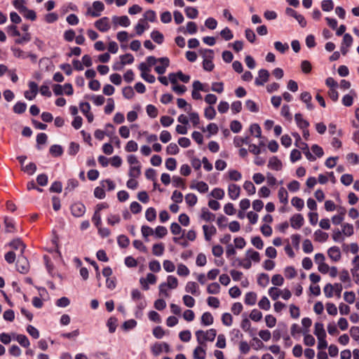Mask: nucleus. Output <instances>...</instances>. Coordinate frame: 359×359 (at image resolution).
<instances>
[{
    "label": "nucleus",
    "instance_id": "obj_1",
    "mask_svg": "<svg viewBox=\"0 0 359 359\" xmlns=\"http://www.w3.org/2000/svg\"><path fill=\"white\" fill-rule=\"evenodd\" d=\"M217 331L215 329H210L209 330L204 332L203 330H199L196 332V337L198 343L201 345H205L206 341H213L216 337Z\"/></svg>",
    "mask_w": 359,
    "mask_h": 359
},
{
    "label": "nucleus",
    "instance_id": "obj_2",
    "mask_svg": "<svg viewBox=\"0 0 359 359\" xmlns=\"http://www.w3.org/2000/svg\"><path fill=\"white\" fill-rule=\"evenodd\" d=\"M292 135L296 140L295 146L302 150L306 158L310 161H316V158L310 152L308 144L302 142L300 135L297 133H293Z\"/></svg>",
    "mask_w": 359,
    "mask_h": 359
},
{
    "label": "nucleus",
    "instance_id": "obj_3",
    "mask_svg": "<svg viewBox=\"0 0 359 359\" xmlns=\"http://www.w3.org/2000/svg\"><path fill=\"white\" fill-rule=\"evenodd\" d=\"M121 61L114 62L112 69L114 71H121L126 64H132L134 61V57L130 53H126L120 56Z\"/></svg>",
    "mask_w": 359,
    "mask_h": 359
},
{
    "label": "nucleus",
    "instance_id": "obj_4",
    "mask_svg": "<svg viewBox=\"0 0 359 359\" xmlns=\"http://www.w3.org/2000/svg\"><path fill=\"white\" fill-rule=\"evenodd\" d=\"M15 266L17 271L21 273H27L29 270V262L23 255L18 256Z\"/></svg>",
    "mask_w": 359,
    "mask_h": 359
},
{
    "label": "nucleus",
    "instance_id": "obj_5",
    "mask_svg": "<svg viewBox=\"0 0 359 359\" xmlns=\"http://www.w3.org/2000/svg\"><path fill=\"white\" fill-rule=\"evenodd\" d=\"M138 69L141 71V77L149 83H153L155 82L156 79L155 76L152 74H147L148 72H150V69L147 67L145 62H141Z\"/></svg>",
    "mask_w": 359,
    "mask_h": 359
},
{
    "label": "nucleus",
    "instance_id": "obj_6",
    "mask_svg": "<svg viewBox=\"0 0 359 359\" xmlns=\"http://www.w3.org/2000/svg\"><path fill=\"white\" fill-rule=\"evenodd\" d=\"M71 212L73 216L80 217L86 212V206L80 202L72 204L70 207Z\"/></svg>",
    "mask_w": 359,
    "mask_h": 359
},
{
    "label": "nucleus",
    "instance_id": "obj_7",
    "mask_svg": "<svg viewBox=\"0 0 359 359\" xmlns=\"http://www.w3.org/2000/svg\"><path fill=\"white\" fill-rule=\"evenodd\" d=\"M269 72L265 69H261L258 72V77L255 79V83L257 86H264L268 81L269 78Z\"/></svg>",
    "mask_w": 359,
    "mask_h": 359
},
{
    "label": "nucleus",
    "instance_id": "obj_8",
    "mask_svg": "<svg viewBox=\"0 0 359 359\" xmlns=\"http://www.w3.org/2000/svg\"><path fill=\"white\" fill-rule=\"evenodd\" d=\"M287 333V325L283 323H280L278 325V328L273 332V340L278 341L280 340L281 337L285 336Z\"/></svg>",
    "mask_w": 359,
    "mask_h": 359
},
{
    "label": "nucleus",
    "instance_id": "obj_9",
    "mask_svg": "<svg viewBox=\"0 0 359 359\" xmlns=\"http://www.w3.org/2000/svg\"><path fill=\"white\" fill-rule=\"evenodd\" d=\"M28 86L30 90L25 91L24 95L26 99L29 100H32L36 97L38 93V85L34 81H29Z\"/></svg>",
    "mask_w": 359,
    "mask_h": 359
},
{
    "label": "nucleus",
    "instance_id": "obj_10",
    "mask_svg": "<svg viewBox=\"0 0 359 359\" xmlns=\"http://www.w3.org/2000/svg\"><path fill=\"white\" fill-rule=\"evenodd\" d=\"M95 26L99 31L102 32L108 31L110 29L109 18L107 17H103L99 19L95 22Z\"/></svg>",
    "mask_w": 359,
    "mask_h": 359
},
{
    "label": "nucleus",
    "instance_id": "obj_11",
    "mask_svg": "<svg viewBox=\"0 0 359 359\" xmlns=\"http://www.w3.org/2000/svg\"><path fill=\"white\" fill-rule=\"evenodd\" d=\"M158 60L162 65L156 66L155 67V71L158 74H163L166 71V68L170 65V60L167 57H163L158 58Z\"/></svg>",
    "mask_w": 359,
    "mask_h": 359
},
{
    "label": "nucleus",
    "instance_id": "obj_12",
    "mask_svg": "<svg viewBox=\"0 0 359 359\" xmlns=\"http://www.w3.org/2000/svg\"><path fill=\"white\" fill-rule=\"evenodd\" d=\"M290 223L293 229H299L304 224V217L301 214H295L291 217Z\"/></svg>",
    "mask_w": 359,
    "mask_h": 359
},
{
    "label": "nucleus",
    "instance_id": "obj_13",
    "mask_svg": "<svg viewBox=\"0 0 359 359\" xmlns=\"http://www.w3.org/2000/svg\"><path fill=\"white\" fill-rule=\"evenodd\" d=\"M329 257L334 262H337L341 259L340 249L337 246H332L327 250Z\"/></svg>",
    "mask_w": 359,
    "mask_h": 359
},
{
    "label": "nucleus",
    "instance_id": "obj_14",
    "mask_svg": "<svg viewBox=\"0 0 359 359\" xmlns=\"http://www.w3.org/2000/svg\"><path fill=\"white\" fill-rule=\"evenodd\" d=\"M241 188L236 184H231L228 187V194L232 200H236L240 195Z\"/></svg>",
    "mask_w": 359,
    "mask_h": 359
},
{
    "label": "nucleus",
    "instance_id": "obj_15",
    "mask_svg": "<svg viewBox=\"0 0 359 359\" xmlns=\"http://www.w3.org/2000/svg\"><path fill=\"white\" fill-rule=\"evenodd\" d=\"M268 167L272 170L278 171L282 169L283 164L277 156H272L269 161Z\"/></svg>",
    "mask_w": 359,
    "mask_h": 359
},
{
    "label": "nucleus",
    "instance_id": "obj_16",
    "mask_svg": "<svg viewBox=\"0 0 359 359\" xmlns=\"http://www.w3.org/2000/svg\"><path fill=\"white\" fill-rule=\"evenodd\" d=\"M93 7L95 11L90 12V15L95 18L99 17L100 15V12L104 9V4L100 1H94L93 4Z\"/></svg>",
    "mask_w": 359,
    "mask_h": 359
},
{
    "label": "nucleus",
    "instance_id": "obj_17",
    "mask_svg": "<svg viewBox=\"0 0 359 359\" xmlns=\"http://www.w3.org/2000/svg\"><path fill=\"white\" fill-rule=\"evenodd\" d=\"M8 245L14 250L20 249L21 255H23L26 245L20 238L13 239L8 243Z\"/></svg>",
    "mask_w": 359,
    "mask_h": 359
},
{
    "label": "nucleus",
    "instance_id": "obj_18",
    "mask_svg": "<svg viewBox=\"0 0 359 359\" xmlns=\"http://www.w3.org/2000/svg\"><path fill=\"white\" fill-rule=\"evenodd\" d=\"M203 229L204 232L205 239L206 241H210L211 237L215 235L217 232L216 228L212 225L211 226H208V225H203Z\"/></svg>",
    "mask_w": 359,
    "mask_h": 359
},
{
    "label": "nucleus",
    "instance_id": "obj_19",
    "mask_svg": "<svg viewBox=\"0 0 359 359\" xmlns=\"http://www.w3.org/2000/svg\"><path fill=\"white\" fill-rule=\"evenodd\" d=\"M294 120L299 128L301 129H306L309 126V123L306 120L304 119L302 115L299 113L294 115Z\"/></svg>",
    "mask_w": 359,
    "mask_h": 359
},
{
    "label": "nucleus",
    "instance_id": "obj_20",
    "mask_svg": "<svg viewBox=\"0 0 359 359\" xmlns=\"http://www.w3.org/2000/svg\"><path fill=\"white\" fill-rule=\"evenodd\" d=\"M353 96H356V93L351 90L350 94L345 95L342 97V104L346 107H351L353 104Z\"/></svg>",
    "mask_w": 359,
    "mask_h": 359
},
{
    "label": "nucleus",
    "instance_id": "obj_21",
    "mask_svg": "<svg viewBox=\"0 0 359 359\" xmlns=\"http://www.w3.org/2000/svg\"><path fill=\"white\" fill-rule=\"evenodd\" d=\"M13 336H15V340L23 347L27 348L30 343L28 338L25 334H18L16 333H12Z\"/></svg>",
    "mask_w": 359,
    "mask_h": 359
},
{
    "label": "nucleus",
    "instance_id": "obj_22",
    "mask_svg": "<svg viewBox=\"0 0 359 359\" xmlns=\"http://www.w3.org/2000/svg\"><path fill=\"white\" fill-rule=\"evenodd\" d=\"M201 218L206 222H212L215 219V215L210 212L206 208L201 210Z\"/></svg>",
    "mask_w": 359,
    "mask_h": 359
},
{
    "label": "nucleus",
    "instance_id": "obj_23",
    "mask_svg": "<svg viewBox=\"0 0 359 359\" xmlns=\"http://www.w3.org/2000/svg\"><path fill=\"white\" fill-rule=\"evenodd\" d=\"M314 334L317 338L326 337V332L324 329L323 324L321 323H315Z\"/></svg>",
    "mask_w": 359,
    "mask_h": 359
},
{
    "label": "nucleus",
    "instance_id": "obj_24",
    "mask_svg": "<svg viewBox=\"0 0 359 359\" xmlns=\"http://www.w3.org/2000/svg\"><path fill=\"white\" fill-rule=\"evenodd\" d=\"M49 152L53 156L58 157L62 154L63 149L59 144H53L50 147Z\"/></svg>",
    "mask_w": 359,
    "mask_h": 359
},
{
    "label": "nucleus",
    "instance_id": "obj_25",
    "mask_svg": "<svg viewBox=\"0 0 359 359\" xmlns=\"http://www.w3.org/2000/svg\"><path fill=\"white\" fill-rule=\"evenodd\" d=\"M257 301V294L253 292H249L245 294V304L247 305H255Z\"/></svg>",
    "mask_w": 359,
    "mask_h": 359
},
{
    "label": "nucleus",
    "instance_id": "obj_26",
    "mask_svg": "<svg viewBox=\"0 0 359 359\" xmlns=\"http://www.w3.org/2000/svg\"><path fill=\"white\" fill-rule=\"evenodd\" d=\"M151 38L158 44H161L163 42L164 36L162 33L158 30H154L151 33Z\"/></svg>",
    "mask_w": 359,
    "mask_h": 359
},
{
    "label": "nucleus",
    "instance_id": "obj_27",
    "mask_svg": "<svg viewBox=\"0 0 359 359\" xmlns=\"http://www.w3.org/2000/svg\"><path fill=\"white\" fill-rule=\"evenodd\" d=\"M198 289V286L196 283L189 281L187 283L185 286V291L188 293H191V294L196 295L197 294V290Z\"/></svg>",
    "mask_w": 359,
    "mask_h": 359
},
{
    "label": "nucleus",
    "instance_id": "obj_28",
    "mask_svg": "<svg viewBox=\"0 0 359 359\" xmlns=\"http://www.w3.org/2000/svg\"><path fill=\"white\" fill-rule=\"evenodd\" d=\"M213 317L210 312H205L201 316V323L203 325H210L213 323Z\"/></svg>",
    "mask_w": 359,
    "mask_h": 359
},
{
    "label": "nucleus",
    "instance_id": "obj_29",
    "mask_svg": "<svg viewBox=\"0 0 359 359\" xmlns=\"http://www.w3.org/2000/svg\"><path fill=\"white\" fill-rule=\"evenodd\" d=\"M269 283V277L268 274L262 273L257 278V283L262 287H265Z\"/></svg>",
    "mask_w": 359,
    "mask_h": 359
},
{
    "label": "nucleus",
    "instance_id": "obj_30",
    "mask_svg": "<svg viewBox=\"0 0 359 359\" xmlns=\"http://www.w3.org/2000/svg\"><path fill=\"white\" fill-rule=\"evenodd\" d=\"M185 14L187 18L190 19H195L198 15V11L196 8L188 6L184 10Z\"/></svg>",
    "mask_w": 359,
    "mask_h": 359
},
{
    "label": "nucleus",
    "instance_id": "obj_31",
    "mask_svg": "<svg viewBox=\"0 0 359 359\" xmlns=\"http://www.w3.org/2000/svg\"><path fill=\"white\" fill-rule=\"evenodd\" d=\"M194 359H205V350L201 346H197L194 351Z\"/></svg>",
    "mask_w": 359,
    "mask_h": 359
},
{
    "label": "nucleus",
    "instance_id": "obj_32",
    "mask_svg": "<svg viewBox=\"0 0 359 359\" xmlns=\"http://www.w3.org/2000/svg\"><path fill=\"white\" fill-rule=\"evenodd\" d=\"M78 186H79V181L77 180L69 179L67 181V185L65 189V194L67 195V192L72 191Z\"/></svg>",
    "mask_w": 359,
    "mask_h": 359
},
{
    "label": "nucleus",
    "instance_id": "obj_33",
    "mask_svg": "<svg viewBox=\"0 0 359 359\" xmlns=\"http://www.w3.org/2000/svg\"><path fill=\"white\" fill-rule=\"evenodd\" d=\"M191 189H196L201 193H206L208 191V185L203 182H198L196 185H191Z\"/></svg>",
    "mask_w": 359,
    "mask_h": 359
},
{
    "label": "nucleus",
    "instance_id": "obj_34",
    "mask_svg": "<svg viewBox=\"0 0 359 359\" xmlns=\"http://www.w3.org/2000/svg\"><path fill=\"white\" fill-rule=\"evenodd\" d=\"M220 291V285L218 283L215 282L208 285L207 292L211 294H217Z\"/></svg>",
    "mask_w": 359,
    "mask_h": 359
},
{
    "label": "nucleus",
    "instance_id": "obj_35",
    "mask_svg": "<svg viewBox=\"0 0 359 359\" xmlns=\"http://www.w3.org/2000/svg\"><path fill=\"white\" fill-rule=\"evenodd\" d=\"M117 318L115 317H110L107 323V325L109 328V332L110 333H114L116 331L117 327Z\"/></svg>",
    "mask_w": 359,
    "mask_h": 359
},
{
    "label": "nucleus",
    "instance_id": "obj_36",
    "mask_svg": "<svg viewBox=\"0 0 359 359\" xmlns=\"http://www.w3.org/2000/svg\"><path fill=\"white\" fill-rule=\"evenodd\" d=\"M27 109V104L25 102H18L14 106H13V111L15 114H21L24 113L26 111Z\"/></svg>",
    "mask_w": 359,
    "mask_h": 359
},
{
    "label": "nucleus",
    "instance_id": "obj_37",
    "mask_svg": "<svg viewBox=\"0 0 359 359\" xmlns=\"http://www.w3.org/2000/svg\"><path fill=\"white\" fill-rule=\"evenodd\" d=\"M278 196L280 203L286 204L288 202V194L284 187H280L278 190Z\"/></svg>",
    "mask_w": 359,
    "mask_h": 359
},
{
    "label": "nucleus",
    "instance_id": "obj_38",
    "mask_svg": "<svg viewBox=\"0 0 359 359\" xmlns=\"http://www.w3.org/2000/svg\"><path fill=\"white\" fill-rule=\"evenodd\" d=\"M315 240L318 242H325L328 238V234L325 232L318 229L314 233Z\"/></svg>",
    "mask_w": 359,
    "mask_h": 359
},
{
    "label": "nucleus",
    "instance_id": "obj_39",
    "mask_svg": "<svg viewBox=\"0 0 359 359\" xmlns=\"http://www.w3.org/2000/svg\"><path fill=\"white\" fill-rule=\"evenodd\" d=\"M164 249L165 247L162 243L154 244L152 248V253L156 256H161L163 254Z\"/></svg>",
    "mask_w": 359,
    "mask_h": 359
},
{
    "label": "nucleus",
    "instance_id": "obj_40",
    "mask_svg": "<svg viewBox=\"0 0 359 359\" xmlns=\"http://www.w3.org/2000/svg\"><path fill=\"white\" fill-rule=\"evenodd\" d=\"M141 174V165L131 166L129 170L128 175L130 177H138Z\"/></svg>",
    "mask_w": 359,
    "mask_h": 359
},
{
    "label": "nucleus",
    "instance_id": "obj_41",
    "mask_svg": "<svg viewBox=\"0 0 359 359\" xmlns=\"http://www.w3.org/2000/svg\"><path fill=\"white\" fill-rule=\"evenodd\" d=\"M145 217L147 221L149 222H153L156 218V211L155 208L151 207L149 208L145 212Z\"/></svg>",
    "mask_w": 359,
    "mask_h": 359
},
{
    "label": "nucleus",
    "instance_id": "obj_42",
    "mask_svg": "<svg viewBox=\"0 0 359 359\" xmlns=\"http://www.w3.org/2000/svg\"><path fill=\"white\" fill-rule=\"evenodd\" d=\"M25 3V0H14L13 5L20 13H22L25 11H27V8L24 5Z\"/></svg>",
    "mask_w": 359,
    "mask_h": 359
},
{
    "label": "nucleus",
    "instance_id": "obj_43",
    "mask_svg": "<svg viewBox=\"0 0 359 359\" xmlns=\"http://www.w3.org/2000/svg\"><path fill=\"white\" fill-rule=\"evenodd\" d=\"M291 203L298 210H301L304 206V202L303 199L297 196H294L292 198Z\"/></svg>",
    "mask_w": 359,
    "mask_h": 359
},
{
    "label": "nucleus",
    "instance_id": "obj_44",
    "mask_svg": "<svg viewBox=\"0 0 359 359\" xmlns=\"http://www.w3.org/2000/svg\"><path fill=\"white\" fill-rule=\"evenodd\" d=\"M117 242L121 248H126L129 245L130 240L126 236L120 235L117 238Z\"/></svg>",
    "mask_w": 359,
    "mask_h": 359
},
{
    "label": "nucleus",
    "instance_id": "obj_45",
    "mask_svg": "<svg viewBox=\"0 0 359 359\" xmlns=\"http://www.w3.org/2000/svg\"><path fill=\"white\" fill-rule=\"evenodd\" d=\"M234 145L236 147H241L243 144H249V137L246 136L245 137H235L233 140Z\"/></svg>",
    "mask_w": 359,
    "mask_h": 359
},
{
    "label": "nucleus",
    "instance_id": "obj_46",
    "mask_svg": "<svg viewBox=\"0 0 359 359\" xmlns=\"http://www.w3.org/2000/svg\"><path fill=\"white\" fill-rule=\"evenodd\" d=\"M204 116L208 120H212L216 116V111L212 106H209L205 109Z\"/></svg>",
    "mask_w": 359,
    "mask_h": 359
},
{
    "label": "nucleus",
    "instance_id": "obj_47",
    "mask_svg": "<svg viewBox=\"0 0 359 359\" xmlns=\"http://www.w3.org/2000/svg\"><path fill=\"white\" fill-rule=\"evenodd\" d=\"M172 184L175 187H180V188H182V189H186V185H185L184 180L182 177H178V176L172 177Z\"/></svg>",
    "mask_w": 359,
    "mask_h": 359
},
{
    "label": "nucleus",
    "instance_id": "obj_48",
    "mask_svg": "<svg viewBox=\"0 0 359 359\" xmlns=\"http://www.w3.org/2000/svg\"><path fill=\"white\" fill-rule=\"evenodd\" d=\"M47 139H48V136L44 133H41L37 135V136H36V142H37L36 148L39 150L41 149V147L39 145L46 144L47 142Z\"/></svg>",
    "mask_w": 359,
    "mask_h": 359
},
{
    "label": "nucleus",
    "instance_id": "obj_49",
    "mask_svg": "<svg viewBox=\"0 0 359 359\" xmlns=\"http://www.w3.org/2000/svg\"><path fill=\"white\" fill-rule=\"evenodd\" d=\"M243 188L249 195H253L256 192V188L253 183L250 181H245L243 184Z\"/></svg>",
    "mask_w": 359,
    "mask_h": 359
},
{
    "label": "nucleus",
    "instance_id": "obj_50",
    "mask_svg": "<svg viewBox=\"0 0 359 359\" xmlns=\"http://www.w3.org/2000/svg\"><path fill=\"white\" fill-rule=\"evenodd\" d=\"M321 8L323 11H331L334 8V3L332 0H323L321 2Z\"/></svg>",
    "mask_w": 359,
    "mask_h": 359
},
{
    "label": "nucleus",
    "instance_id": "obj_51",
    "mask_svg": "<svg viewBox=\"0 0 359 359\" xmlns=\"http://www.w3.org/2000/svg\"><path fill=\"white\" fill-rule=\"evenodd\" d=\"M250 132L251 135H255L256 137H261L262 130L260 126L257 123H253L250 126Z\"/></svg>",
    "mask_w": 359,
    "mask_h": 359
},
{
    "label": "nucleus",
    "instance_id": "obj_52",
    "mask_svg": "<svg viewBox=\"0 0 359 359\" xmlns=\"http://www.w3.org/2000/svg\"><path fill=\"white\" fill-rule=\"evenodd\" d=\"M220 35L226 41H229L233 37L231 30L227 27L220 32Z\"/></svg>",
    "mask_w": 359,
    "mask_h": 359
},
{
    "label": "nucleus",
    "instance_id": "obj_53",
    "mask_svg": "<svg viewBox=\"0 0 359 359\" xmlns=\"http://www.w3.org/2000/svg\"><path fill=\"white\" fill-rule=\"evenodd\" d=\"M123 95L126 99H131L135 95V92L131 86L124 87L122 90Z\"/></svg>",
    "mask_w": 359,
    "mask_h": 359
},
{
    "label": "nucleus",
    "instance_id": "obj_54",
    "mask_svg": "<svg viewBox=\"0 0 359 359\" xmlns=\"http://www.w3.org/2000/svg\"><path fill=\"white\" fill-rule=\"evenodd\" d=\"M179 147L176 143H170L166 148V153L170 155H176L179 153Z\"/></svg>",
    "mask_w": 359,
    "mask_h": 359
},
{
    "label": "nucleus",
    "instance_id": "obj_55",
    "mask_svg": "<svg viewBox=\"0 0 359 359\" xmlns=\"http://www.w3.org/2000/svg\"><path fill=\"white\" fill-rule=\"evenodd\" d=\"M197 200V196L194 194H188L185 196L186 203L191 207L196 204Z\"/></svg>",
    "mask_w": 359,
    "mask_h": 359
},
{
    "label": "nucleus",
    "instance_id": "obj_56",
    "mask_svg": "<svg viewBox=\"0 0 359 359\" xmlns=\"http://www.w3.org/2000/svg\"><path fill=\"white\" fill-rule=\"evenodd\" d=\"M168 282L166 283L167 287L170 289H175L178 285L177 278L173 276H168L167 278Z\"/></svg>",
    "mask_w": 359,
    "mask_h": 359
},
{
    "label": "nucleus",
    "instance_id": "obj_57",
    "mask_svg": "<svg viewBox=\"0 0 359 359\" xmlns=\"http://www.w3.org/2000/svg\"><path fill=\"white\" fill-rule=\"evenodd\" d=\"M258 306L260 309L268 311L270 307V302L266 297H263L258 303Z\"/></svg>",
    "mask_w": 359,
    "mask_h": 359
},
{
    "label": "nucleus",
    "instance_id": "obj_58",
    "mask_svg": "<svg viewBox=\"0 0 359 359\" xmlns=\"http://www.w3.org/2000/svg\"><path fill=\"white\" fill-rule=\"evenodd\" d=\"M62 190V184L60 181L54 182L50 189L49 191L52 193H60Z\"/></svg>",
    "mask_w": 359,
    "mask_h": 359
},
{
    "label": "nucleus",
    "instance_id": "obj_59",
    "mask_svg": "<svg viewBox=\"0 0 359 359\" xmlns=\"http://www.w3.org/2000/svg\"><path fill=\"white\" fill-rule=\"evenodd\" d=\"M144 17L146 20H148L151 22H154L156 20V12L153 10L147 11L144 14Z\"/></svg>",
    "mask_w": 359,
    "mask_h": 359
},
{
    "label": "nucleus",
    "instance_id": "obj_60",
    "mask_svg": "<svg viewBox=\"0 0 359 359\" xmlns=\"http://www.w3.org/2000/svg\"><path fill=\"white\" fill-rule=\"evenodd\" d=\"M342 232L347 236H351L353 234L354 230L352 224L345 223L342 225Z\"/></svg>",
    "mask_w": 359,
    "mask_h": 359
},
{
    "label": "nucleus",
    "instance_id": "obj_61",
    "mask_svg": "<svg viewBox=\"0 0 359 359\" xmlns=\"http://www.w3.org/2000/svg\"><path fill=\"white\" fill-rule=\"evenodd\" d=\"M210 196L217 199L221 200L224 196V191L220 188H215L210 193Z\"/></svg>",
    "mask_w": 359,
    "mask_h": 359
},
{
    "label": "nucleus",
    "instance_id": "obj_62",
    "mask_svg": "<svg viewBox=\"0 0 359 359\" xmlns=\"http://www.w3.org/2000/svg\"><path fill=\"white\" fill-rule=\"evenodd\" d=\"M274 47L276 50L280 52L281 53H284L289 49V46L287 43H283L280 41H276L274 43Z\"/></svg>",
    "mask_w": 359,
    "mask_h": 359
},
{
    "label": "nucleus",
    "instance_id": "obj_63",
    "mask_svg": "<svg viewBox=\"0 0 359 359\" xmlns=\"http://www.w3.org/2000/svg\"><path fill=\"white\" fill-rule=\"evenodd\" d=\"M230 128L235 133H239L242 129V124L237 120H233L230 123Z\"/></svg>",
    "mask_w": 359,
    "mask_h": 359
},
{
    "label": "nucleus",
    "instance_id": "obj_64",
    "mask_svg": "<svg viewBox=\"0 0 359 359\" xmlns=\"http://www.w3.org/2000/svg\"><path fill=\"white\" fill-rule=\"evenodd\" d=\"M147 113L151 118H156L158 115L157 108L153 104H148L146 107Z\"/></svg>",
    "mask_w": 359,
    "mask_h": 359
}]
</instances>
